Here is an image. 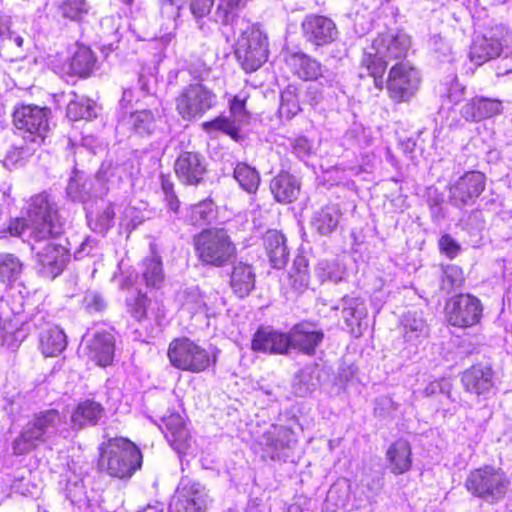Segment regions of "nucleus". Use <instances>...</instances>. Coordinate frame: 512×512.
Wrapping results in <instances>:
<instances>
[{
    "mask_svg": "<svg viewBox=\"0 0 512 512\" xmlns=\"http://www.w3.org/2000/svg\"><path fill=\"white\" fill-rule=\"evenodd\" d=\"M251 347L258 352L286 355L290 350L288 332L260 328L253 336Z\"/></svg>",
    "mask_w": 512,
    "mask_h": 512,
    "instance_id": "5701e85b",
    "label": "nucleus"
},
{
    "mask_svg": "<svg viewBox=\"0 0 512 512\" xmlns=\"http://www.w3.org/2000/svg\"><path fill=\"white\" fill-rule=\"evenodd\" d=\"M85 308L90 312L101 311L105 307V302L102 296L95 291H89L84 297Z\"/></svg>",
    "mask_w": 512,
    "mask_h": 512,
    "instance_id": "13d9d810",
    "label": "nucleus"
},
{
    "mask_svg": "<svg viewBox=\"0 0 512 512\" xmlns=\"http://www.w3.org/2000/svg\"><path fill=\"white\" fill-rule=\"evenodd\" d=\"M481 301L470 294L454 296L446 305V318L450 325L468 328L476 325L482 316Z\"/></svg>",
    "mask_w": 512,
    "mask_h": 512,
    "instance_id": "ddd939ff",
    "label": "nucleus"
},
{
    "mask_svg": "<svg viewBox=\"0 0 512 512\" xmlns=\"http://www.w3.org/2000/svg\"><path fill=\"white\" fill-rule=\"evenodd\" d=\"M443 286L450 290L460 288L463 281V271L456 265L447 266L443 271Z\"/></svg>",
    "mask_w": 512,
    "mask_h": 512,
    "instance_id": "3c124183",
    "label": "nucleus"
},
{
    "mask_svg": "<svg viewBox=\"0 0 512 512\" xmlns=\"http://www.w3.org/2000/svg\"><path fill=\"white\" fill-rule=\"evenodd\" d=\"M486 177L479 171H468L449 183V201L456 207L475 203L484 191Z\"/></svg>",
    "mask_w": 512,
    "mask_h": 512,
    "instance_id": "4468645a",
    "label": "nucleus"
},
{
    "mask_svg": "<svg viewBox=\"0 0 512 512\" xmlns=\"http://www.w3.org/2000/svg\"><path fill=\"white\" fill-rule=\"evenodd\" d=\"M118 129L129 130L138 135H150L156 128V117L151 110H140L123 114L118 121Z\"/></svg>",
    "mask_w": 512,
    "mask_h": 512,
    "instance_id": "cd10ccee",
    "label": "nucleus"
},
{
    "mask_svg": "<svg viewBox=\"0 0 512 512\" xmlns=\"http://www.w3.org/2000/svg\"><path fill=\"white\" fill-rule=\"evenodd\" d=\"M184 306L195 311H200L202 309H205L206 311L209 310L204 296L201 295L197 287L190 288L187 291Z\"/></svg>",
    "mask_w": 512,
    "mask_h": 512,
    "instance_id": "864d4df0",
    "label": "nucleus"
},
{
    "mask_svg": "<svg viewBox=\"0 0 512 512\" xmlns=\"http://www.w3.org/2000/svg\"><path fill=\"white\" fill-rule=\"evenodd\" d=\"M386 455L392 473L402 474L410 469L412 459L408 441L397 440L388 448Z\"/></svg>",
    "mask_w": 512,
    "mask_h": 512,
    "instance_id": "473e14b6",
    "label": "nucleus"
},
{
    "mask_svg": "<svg viewBox=\"0 0 512 512\" xmlns=\"http://www.w3.org/2000/svg\"><path fill=\"white\" fill-rule=\"evenodd\" d=\"M509 486L510 481L506 474L491 466L471 471L465 480V487L472 495L491 504L502 500Z\"/></svg>",
    "mask_w": 512,
    "mask_h": 512,
    "instance_id": "6e6552de",
    "label": "nucleus"
},
{
    "mask_svg": "<svg viewBox=\"0 0 512 512\" xmlns=\"http://www.w3.org/2000/svg\"><path fill=\"white\" fill-rule=\"evenodd\" d=\"M88 357L98 366L110 365L114 358V337L108 332H96L87 342Z\"/></svg>",
    "mask_w": 512,
    "mask_h": 512,
    "instance_id": "393cba45",
    "label": "nucleus"
},
{
    "mask_svg": "<svg viewBox=\"0 0 512 512\" xmlns=\"http://www.w3.org/2000/svg\"><path fill=\"white\" fill-rule=\"evenodd\" d=\"M218 103L217 94L201 81L184 86L175 98V110L184 121L202 118Z\"/></svg>",
    "mask_w": 512,
    "mask_h": 512,
    "instance_id": "423d86ee",
    "label": "nucleus"
},
{
    "mask_svg": "<svg viewBox=\"0 0 512 512\" xmlns=\"http://www.w3.org/2000/svg\"><path fill=\"white\" fill-rule=\"evenodd\" d=\"M294 265L297 267L302 266L301 269L300 268L298 269V273H299L300 280L302 282H306L307 281V265L305 263L304 258H300L299 260L295 261Z\"/></svg>",
    "mask_w": 512,
    "mask_h": 512,
    "instance_id": "774afa93",
    "label": "nucleus"
},
{
    "mask_svg": "<svg viewBox=\"0 0 512 512\" xmlns=\"http://www.w3.org/2000/svg\"><path fill=\"white\" fill-rule=\"evenodd\" d=\"M94 63L92 51L88 47L79 46L70 60L69 71L71 74L86 77L91 73Z\"/></svg>",
    "mask_w": 512,
    "mask_h": 512,
    "instance_id": "58836bf2",
    "label": "nucleus"
},
{
    "mask_svg": "<svg viewBox=\"0 0 512 512\" xmlns=\"http://www.w3.org/2000/svg\"><path fill=\"white\" fill-rule=\"evenodd\" d=\"M63 417L57 410L51 409L40 413L29 421L13 443L12 449L16 455H24L45 444L57 435H62L66 428Z\"/></svg>",
    "mask_w": 512,
    "mask_h": 512,
    "instance_id": "20e7f679",
    "label": "nucleus"
},
{
    "mask_svg": "<svg viewBox=\"0 0 512 512\" xmlns=\"http://www.w3.org/2000/svg\"><path fill=\"white\" fill-rule=\"evenodd\" d=\"M100 450L99 467L112 477L129 478L142 465L140 450L127 438H109Z\"/></svg>",
    "mask_w": 512,
    "mask_h": 512,
    "instance_id": "7ed1b4c3",
    "label": "nucleus"
},
{
    "mask_svg": "<svg viewBox=\"0 0 512 512\" xmlns=\"http://www.w3.org/2000/svg\"><path fill=\"white\" fill-rule=\"evenodd\" d=\"M115 211L111 204H106L97 213L89 212L87 220L90 228L98 233H105L113 224Z\"/></svg>",
    "mask_w": 512,
    "mask_h": 512,
    "instance_id": "79ce46f5",
    "label": "nucleus"
},
{
    "mask_svg": "<svg viewBox=\"0 0 512 512\" xmlns=\"http://www.w3.org/2000/svg\"><path fill=\"white\" fill-rule=\"evenodd\" d=\"M445 86V96L452 104H457L463 99L465 86L458 81L457 77H453Z\"/></svg>",
    "mask_w": 512,
    "mask_h": 512,
    "instance_id": "5fc2aeb1",
    "label": "nucleus"
},
{
    "mask_svg": "<svg viewBox=\"0 0 512 512\" xmlns=\"http://www.w3.org/2000/svg\"><path fill=\"white\" fill-rule=\"evenodd\" d=\"M148 298L146 294L137 291L126 299L128 312L137 321H142L147 316Z\"/></svg>",
    "mask_w": 512,
    "mask_h": 512,
    "instance_id": "de8ad7c7",
    "label": "nucleus"
},
{
    "mask_svg": "<svg viewBox=\"0 0 512 512\" xmlns=\"http://www.w3.org/2000/svg\"><path fill=\"white\" fill-rule=\"evenodd\" d=\"M288 335L289 348L306 355H314L324 339V332L316 324L307 321L295 324Z\"/></svg>",
    "mask_w": 512,
    "mask_h": 512,
    "instance_id": "6ab92c4d",
    "label": "nucleus"
},
{
    "mask_svg": "<svg viewBox=\"0 0 512 512\" xmlns=\"http://www.w3.org/2000/svg\"><path fill=\"white\" fill-rule=\"evenodd\" d=\"M302 30L306 40L316 46L331 44L339 34L334 21L321 15L306 16L302 22Z\"/></svg>",
    "mask_w": 512,
    "mask_h": 512,
    "instance_id": "aec40b11",
    "label": "nucleus"
},
{
    "mask_svg": "<svg viewBox=\"0 0 512 512\" xmlns=\"http://www.w3.org/2000/svg\"><path fill=\"white\" fill-rule=\"evenodd\" d=\"M168 359L179 370L200 373L216 362V356L188 337L174 339L168 347Z\"/></svg>",
    "mask_w": 512,
    "mask_h": 512,
    "instance_id": "0eeeda50",
    "label": "nucleus"
},
{
    "mask_svg": "<svg viewBox=\"0 0 512 512\" xmlns=\"http://www.w3.org/2000/svg\"><path fill=\"white\" fill-rule=\"evenodd\" d=\"M96 116V104L88 99L71 100L67 106V117L72 121L92 119Z\"/></svg>",
    "mask_w": 512,
    "mask_h": 512,
    "instance_id": "c03bdc74",
    "label": "nucleus"
},
{
    "mask_svg": "<svg viewBox=\"0 0 512 512\" xmlns=\"http://www.w3.org/2000/svg\"><path fill=\"white\" fill-rule=\"evenodd\" d=\"M231 287L240 298L247 296L254 288L255 273L249 264L239 262L233 267Z\"/></svg>",
    "mask_w": 512,
    "mask_h": 512,
    "instance_id": "f704fd0d",
    "label": "nucleus"
},
{
    "mask_svg": "<svg viewBox=\"0 0 512 512\" xmlns=\"http://www.w3.org/2000/svg\"><path fill=\"white\" fill-rule=\"evenodd\" d=\"M439 246L441 252L449 258H454L460 251L459 244L449 234H445L440 238Z\"/></svg>",
    "mask_w": 512,
    "mask_h": 512,
    "instance_id": "bf43d9fd",
    "label": "nucleus"
},
{
    "mask_svg": "<svg viewBox=\"0 0 512 512\" xmlns=\"http://www.w3.org/2000/svg\"><path fill=\"white\" fill-rule=\"evenodd\" d=\"M27 218H14L0 233L6 237L18 236L27 241L37 259L38 272L54 279L62 273L69 259L65 247L52 239L63 231L56 205L45 193L33 196L26 212Z\"/></svg>",
    "mask_w": 512,
    "mask_h": 512,
    "instance_id": "f257e3e1",
    "label": "nucleus"
},
{
    "mask_svg": "<svg viewBox=\"0 0 512 512\" xmlns=\"http://www.w3.org/2000/svg\"><path fill=\"white\" fill-rule=\"evenodd\" d=\"M301 110L297 88L293 85H288L281 93V102L279 107V115L281 118L287 120L292 119Z\"/></svg>",
    "mask_w": 512,
    "mask_h": 512,
    "instance_id": "a19ab883",
    "label": "nucleus"
},
{
    "mask_svg": "<svg viewBox=\"0 0 512 512\" xmlns=\"http://www.w3.org/2000/svg\"><path fill=\"white\" fill-rule=\"evenodd\" d=\"M461 380L468 392L485 394L493 387V371L490 367L475 365L463 373Z\"/></svg>",
    "mask_w": 512,
    "mask_h": 512,
    "instance_id": "c85d7f7f",
    "label": "nucleus"
},
{
    "mask_svg": "<svg viewBox=\"0 0 512 512\" xmlns=\"http://www.w3.org/2000/svg\"><path fill=\"white\" fill-rule=\"evenodd\" d=\"M245 3L246 0H218L214 13L215 21L225 26L232 25Z\"/></svg>",
    "mask_w": 512,
    "mask_h": 512,
    "instance_id": "ea45409f",
    "label": "nucleus"
},
{
    "mask_svg": "<svg viewBox=\"0 0 512 512\" xmlns=\"http://www.w3.org/2000/svg\"><path fill=\"white\" fill-rule=\"evenodd\" d=\"M161 187L165 194V197L174 195V184L169 178L162 177L161 178Z\"/></svg>",
    "mask_w": 512,
    "mask_h": 512,
    "instance_id": "338daca9",
    "label": "nucleus"
},
{
    "mask_svg": "<svg viewBox=\"0 0 512 512\" xmlns=\"http://www.w3.org/2000/svg\"><path fill=\"white\" fill-rule=\"evenodd\" d=\"M419 85V72L408 63H399L391 68L387 79V90L395 101H407L416 93Z\"/></svg>",
    "mask_w": 512,
    "mask_h": 512,
    "instance_id": "2eb2a0df",
    "label": "nucleus"
},
{
    "mask_svg": "<svg viewBox=\"0 0 512 512\" xmlns=\"http://www.w3.org/2000/svg\"><path fill=\"white\" fill-rule=\"evenodd\" d=\"M313 371H302L299 376V382L295 384L294 390L298 396H305L315 390L318 385V378Z\"/></svg>",
    "mask_w": 512,
    "mask_h": 512,
    "instance_id": "8fccbe9b",
    "label": "nucleus"
},
{
    "mask_svg": "<svg viewBox=\"0 0 512 512\" xmlns=\"http://www.w3.org/2000/svg\"><path fill=\"white\" fill-rule=\"evenodd\" d=\"M292 151L300 159L310 155L312 151L311 142L305 137H298L292 141Z\"/></svg>",
    "mask_w": 512,
    "mask_h": 512,
    "instance_id": "052dcab7",
    "label": "nucleus"
},
{
    "mask_svg": "<svg viewBox=\"0 0 512 512\" xmlns=\"http://www.w3.org/2000/svg\"><path fill=\"white\" fill-rule=\"evenodd\" d=\"M174 171L181 183L198 185L207 173L206 160L200 153L184 151L177 157Z\"/></svg>",
    "mask_w": 512,
    "mask_h": 512,
    "instance_id": "a211bd4d",
    "label": "nucleus"
},
{
    "mask_svg": "<svg viewBox=\"0 0 512 512\" xmlns=\"http://www.w3.org/2000/svg\"><path fill=\"white\" fill-rule=\"evenodd\" d=\"M207 506L205 488L189 478H182L175 500L170 505L174 512H204Z\"/></svg>",
    "mask_w": 512,
    "mask_h": 512,
    "instance_id": "dca6fc26",
    "label": "nucleus"
},
{
    "mask_svg": "<svg viewBox=\"0 0 512 512\" xmlns=\"http://www.w3.org/2000/svg\"><path fill=\"white\" fill-rule=\"evenodd\" d=\"M288 64L295 75L299 78L310 81L321 79V84L333 86L336 82V75L323 69L322 65L316 59L304 53L292 54L288 59Z\"/></svg>",
    "mask_w": 512,
    "mask_h": 512,
    "instance_id": "f3484780",
    "label": "nucleus"
},
{
    "mask_svg": "<svg viewBox=\"0 0 512 512\" xmlns=\"http://www.w3.org/2000/svg\"><path fill=\"white\" fill-rule=\"evenodd\" d=\"M295 443L293 431L284 426H272L260 437L264 454L273 460L287 457L286 451L291 450Z\"/></svg>",
    "mask_w": 512,
    "mask_h": 512,
    "instance_id": "4be33fe9",
    "label": "nucleus"
},
{
    "mask_svg": "<svg viewBox=\"0 0 512 512\" xmlns=\"http://www.w3.org/2000/svg\"><path fill=\"white\" fill-rule=\"evenodd\" d=\"M403 339L412 348H417L429 337V326L417 312H408L401 321Z\"/></svg>",
    "mask_w": 512,
    "mask_h": 512,
    "instance_id": "a878e982",
    "label": "nucleus"
},
{
    "mask_svg": "<svg viewBox=\"0 0 512 512\" xmlns=\"http://www.w3.org/2000/svg\"><path fill=\"white\" fill-rule=\"evenodd\" d=\"M368 311L360 298L345 296L342 298V316L351 333L362 334V321L367 318Z\"/></svg>",
    "mask_w": 512,
    "mask_h": 512,
    "instance_id": "7c9ffc66",
    "label": "nucleus"
},
{
    "mask_svg": "<svg viewBox=\"0 0 512 512\" xmlns=\"http://www.w3.org/2000/svg\"><path fill=\"white\" fill-rule=\"evenodd\" d=\"M23 271V264L14 254L0 253V282L11 285L16 282Z\"/></svg>",
    "mask_w": 512,
    "mask_h": 512,
    "instance_id": "e433bc0d",
    "label": "nucleus"
},
{
    "mask_svg": "<svg viewBox=\"0 0 512 512\" xmlns=\"http://www.w3.org/2000/svg\"><path fill=\"white\" fill-rule=\"evenodd\" d=\"M341 215L337 204H329L314 213L311 225L319 234L328 235L337 228Z\"/></svg>",
    "mask_w": 512,
    "mask_h": 512,
    "instance_id": "72a5a7b5",
    "label": "nucleus"
},
{
    "mask_svg": "<svg viewBox=\"0 0 512 512\" xmlns=\"http://www.w3.org/2000/svg\"><path fill=\"white\" fill-rule=\"evenodd\" d=\"M34 324L40 330L39 349L45 357H55L64 351L67 338L59 326L46 322L42 314L35 316Z\"/></svg>",
    "mask_w": 512,
    "mask_h": 512,
    "instance_id": "412c9836",
    "label": "nucleus"
},
{
    "mask_svg": "<svg viewBox=\"0 0 512 512\" xmlns=\"http://www.w3.org/2000/svg\"><path fill=\"white\" fill-rule=\"evenodd\" d=\"M410 47V36L403 31H397L378 35L371 46L365 49L361 64L374 78L377 88L383 87L382 77L388 61L406 57Z\"/></svg>",
    "mask_w": 512,
    "mask_h": 512,
    "instance_id": "f03ea898",
    "label": "nucleus"
},
{
    "mask_svg": "<svg viewBox=\"0 0 512 512\" xmlns=\"http://www.w3.org/2000/svg\"><path fill=\"white\" fill-rule=\"evenodd\" d=\"M184 0H159L161 13L167 18L176 19Z\"/></svg>",
    "mask_w": 512,
    "mask_h": 512,
    "instance_id": "4d7b16f0",
    "label": "nucleus"
},
{
    "mask_svg": "<svg viewBox=\"0 0 512 512\" xmlns=\"http://www.w3.org/2000/svg\"><path fill=\"white\" fill-rule=\"evenodd\" d=\"M202 129L212 135L215 132H223L232 138H236L239 131L238 124L224 116H219L211 121L203 122Z\"/></svg>",
    "mask_w": 512,
    "mask_h": 512,
    "instance_id": "a18cd8bd",
    "label": "nucleus"
},
{
    "mask_svg": "<svg viewBox=\"0 0 512 512\" xmlns=\"http://www.w3.org/2000/svg\"><path fill=\"white\" fill-rule=\"evenodd\" d=\"M96 248V241L92 238H86L75 251V257L80 259L84 256L94 255L93 250Z\"/></svg>",
    "mask_w": 512,
    "mask_h": 512,
    "instance_id": "0e129e2a",
    "label": "nucleus"
},
{
    "mask_svg": "<svg viewBox=\"0 0 512 512\" xmlns=\"http://www.w3.org/2000/svg\"><path fill=\"white\" fill-rule=\"evenodd\" d=\"M119 167L113 166L110 162H103L95 175V184L91 181L81 183V176L75 174L67 186V194L73 201L85 202L91 196H102L119 181L120 177L114 179Z\"/></svg>",
    "mask_w": 512,
    "mask_h": 512,
    "instance_id": "9b49d317",
    "label": "nucleus"
},
{
    "mask_svg": "<svg viewBox=\"0 0 512 512\" xmlns=\"http://www.w3.org/2000/svg\"><path fill=\"white\" fill-rule=\"evenodd\" d=\"M270 190L277 202L291 203L298 198L301 183L293 174L282 171L272 178Z\"/></svg>",
    "mask_w": 512,
    "mask_h": 512,
    "instance_id": "bb28decb",
    "label": "nucleus"
},
{
    "mask_svg": "<svg viewBox=\"0 0 512 512\" xmlns=\"http://www.w3.org/2000/svg\"><path fill=\"white\" fill-rule=\"evenodd\" d=\"M445 385L446 383H444V380L432 381L423 390V395L425 397H431L436 395L437 393H444Z\"/></svg>",
    "mask_w": 512,
    "mask_h": 512,
    "instance_id": "69168bd1",
    "label": "nucleus"
},
{
    "mask_svg": "<svg viewBox=\"0 0 512 512\" xmlns=\"http://www.w3.org/2000/svg\"><path fill=\"white\" fill-rule=\"evenodd\" d=\"M199 260L214 267H223L236 256V246L222 228L205 229L193 237Z\"/></svg>",
    "mask_w": 512,
    "mask_h": 512,
    "instance_id": "39448f33",
    "label": "nucleus"
},
{
    "mask_svg": "<svg viewBox=\"0 0 512 512\" xmlns=\"http://www.w3.org/2000/svg\"><path fill=\"white\" fill-rule=\"evenodd\" d=\"M12 42V31L10 29V18L0 15V46L8 45Z\"/></svg>",
    "mask_w": 512,
    "mask_h": 512,
    "instance_id": "e2e57ef3",
    "label": "nucleus"
},
{
    "mask_svg": "<svg viewBox=\"0 0 512 512\" xmlns=\"http://www.w3.org/2000/svg\"><path fill=\"white\" fill-rule=\"evenodd\" d=\"M230 112L236 124L244 121L246 119L245 100L234 97L230 103Z\"/></svg>",
    "mask_w": 512,
    "mask_h": 512,
    "instance_id": "680f3d73",
    "label": "nucleus"
},
{
    "mask_svg": "<svg viewBox=\"0 0 512 512\" xmlns=\"http://www.w3.org/2000/svg\"><path fill=\"white\" fill-rule=\"evenodd\" d=\"M104 414L103 406L94 400L80 402L71 414L74 429H82L87 425H96Z\"/></svg>",
    "mask_w": 512,
    "mask_h": 512,
    "instance_id": "2f4dec72",
    "label": "nucleus"
},
{
    "mask_svg": "<svg viewBox=\"0 0 512 512\" xmlns=\"http://www.w3.org/2000/svg\"><path fill=\"white\" fill-rule=\"evenodd\" d=\"M50 116L49 108L26 104L14 110L13 123L16 129L23 132V138L28 143L40 146L50 129Z\"/></svg>",
    "mask_w": 512,
    "mask_h": 512,
    "instance_id": "1a4fd4ad",
    "label": "nucleus"
},
{
    "mask_svg": "<svg viewBox=\"0 0 512 512\" xmlns=\"http://www.w3.org/2000/svg\"><path fill=\"white\" fill-rule=\"evenodd\" d=\"M235 54L247 72L257 70L268 58L265 35L254 27H248L238 38Z\"/></svg>",
    "mask_w": 512,
    "mask_h": 512,
    "instance_id": "f8f14e48",
    "label": "nucleus"
},
{
    "mask_svg": "<svg viewBox=\"0 0 512 512\" xmlns=\"http://www.w3.org/2000/svg\"><path fill=\"white\" fill-rule=\"evenodd\" d=\"M215 0H190V11L196 20L207 16Z\"/></svg>",
    "mask_w": 512,
    "mask_h": 512,
    "instance_id": "6e6d98bb",
    "label": "nucleus"
},
{
    "mask_svg": "<svg viewBox=\"0 0 512 512\" xmlns=\"http://www.w3.org/2000/svg\"><path fill=\"white\" fill-rule=\"evenodd\" d=\"M233 177L239 186L248 193H255L261 181L259 172L254 167L243 162L235 166Z\"/></svg>",
    "mask_w": 512,
    "mask_h": 512,
    "instance_id": "4c0bfd02",
    "label": "nucleus"
},
{
    "mask_svg": "<svg viewBox=\"0 0 512 512\" xmlns=\"http://www.w3.org/2000/svg\"><path fill=\"white\" fill-rule=\"evenodd\" d=\"M142 278L147 287L160 288L164 281L161 260L153 256L143 262Z\"/></svg>",
    "mask_w": 512,
    "mask_h": 512,
    "instance_id": "37998d69",
    "label": "nucleus"
},
{
    "mask_svg": "<svg viewBox=\"0 0 512 512\" xmlns=\"http://www.w3.org/2000/svg\"><path fill=\"white\" fill-rule=\"evenodd\" d=\"M263 243L272 266L283 268L289 257L284 235L277 230H268L263 237Z\"/></svg>",
    "mask_w": 512,
    "mask_h": 512,
    "instance_id": "c756f323",
    "label": "nucleus"
},
{
    "mask_svg": "<svg viewBox=\"0 0 512 512\" xmlns=\"http://www.w3.org/2000/svg\"><path fill=\"white\" fill-rule=\"evenodd\" d=\"M502 102L497 99L476 96L461 108V116L470 122H478L502 113Z\"/></svg>",
    "mask_w": 512,
    "mask_h": 512,
    "instance_id": "b1692460",
    "label": "nucleus"
},
{
    "mask_svg": "<svg viewBox=\"0 0 512 512\" xmlns=\"http://www.w3.org/2000/svg\"><path fill=\"white\" fill-rule=\"evenodd\" d=\"M166 438L178 451L182 450L188 440V430L179 414H171L163 419Z\"/></svg>",
    "mask_w": 512,
    "mask_h": 512,
    "instance_id": "c9c22d12",
    "label": "nucleus"
},
{
    "mask_svg": "<svg viewBox=\"0 0 512 512\" xmlns=\"http://www.w3.org/2000/svg\"><path fill=\"white\" fill-rule=\"evenodd\" d=\"M66 494L73 505H76L79 508L88 506L86 491L82 481H69L66 487Z\"/></svg>",
    "mask_w": 512,
    "mask_h": 512,
    "instance_id": "09e8293b",
    "label": "nucleus"
},
{
    "mask_svg": "<svg viewBox=\"0 0 512 512\" xmlns=\"http://www.w3.org/2000/svg\"><path fill=\"white\" fill-rule=\"evenodd\" d=\"M214 217V205L210 200L201 201L190 207L189 220L192 224H204Z\"/></svg>",
    "mask_w": 512,
    "mask_h": 512,
    "instance_id": "49530a36",
    "label": "nucleus"
},
{
    "mask_svg": "<svg viewBox=\"0 0 512 512\" xmlns=\"http://www.w3.org/2000/svg\"><path fill=\"white\" fill-rule=\"evenodd\" d=\"M60 9L64 17L72 20L87 12L85 0H63Z\"/></svg>",
    "mask_w": 512,
    "mask_h": 512,
    "instance_id": "603ef678",
    "label": "nucleus"
},
{
    "mask_svg": "<svg viewBox=\"0 0 512 512\" xmlns=\"http://www.w3.org/2000/svg\"><path fill=\"white\" fill-rule=\"evenodd\" d=\"M512 46V34L509 30L500 25L492 28L487 34L474 38L470 47L469 57L476 65L508 54Z\"/></svg>",
    "mask_w": 512,
    "mask_h": 512,
    "instance_id": "9d476101",
    "label": "nucleus"
}]
</instances>
